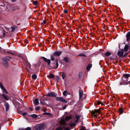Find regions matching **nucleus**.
Instances as JSON below:
<instances>
[{
    "mask_svg": "<svg viewBox=\"0 0 130 130\" xmlns=\"http://www.w3.org/2000/svg\"><path fill=\"white\" fill-rule=\"evenodd\" d=\"M40 64L39 63H37V64H36L35 65V67H39V66Z\"/></svg>",
    "mask_w": 130,
    "mask_h": 130,
    "instance_id": "4c0bfd02",
    "label": "nucleus"
},
{
    "mask_svg": "<svg viewBox=\"0 0 130 130\" xmlns=\"http://www.w3.org/2000/svg\"><path fill=\"white\" fill-rule=\"evenodd\" d=\"M61 128H57L56 130H61Z\"/></svg>",
    "mask_w": 130,
    "mask_h": 130,
    "instance_id": "49530a36",
    "label": "nucleus"
},
{
    "mask_svg": "<svg viewBox=\"0 0 130 130\" xmlns=\"http://www.w3.org/2000/svg\"><path fill=\"white\" fill-rule=\"evenodd\" d=\"M2 98H3L5 99L6 100H8L9 99V98L8 97H7L4 94H2Z\"/></svg>",
    "mask_w": 130,
    "mask_h": 130,
    "instance_id": "412c9836",
    "label": "nucleus"
},
{
    "mask_svg": "<svg viewBox=\"0 0 130 130\" xmlns=\"http://www.w3.org/2000/svg\"><path fill=\"white\" fill-rule=\"evenodd\" d=\"M126 38L127 41H129L130 40V31L127 33L126 35Z\"/></svg>",
    "mask_w": 130,
    "mask_h": 130,
    "instance_id": "9d476101",
    "label": "nucleus"
},
{
    "mask_svg": "<svg viewBox=\"0 0 130 130\" xmlns=\"http://www.w3.org/2000/svg\"><path fill=\"white\" fill-rule=\"evenodd\" d=\"M13 8H14V9H15V10H19L20 9V7L19 6H17L15 7H13Z\"/></svg>",
    "mask_w": 130,
    "mask_h": 130,
    "instance_id": "bb28decb",
    "label": "nucleus"
},
{
    "mask_svg": "<svg viewBox=\"0 0 130 130\" xmlns=\"http://www.w3.org/2000/svg\"><path fill=\"white\" fill-rule=\"evenodd\" d=\"M43 23L44 24H45L46 23V22L45 20H44L43 21Z\"/></svg>",
    "mask_w": 130,
    "mask_h": 130,
    "instance_id": "3c124183",
    "label": "nucleus"
},
{
    "mask_svg": "<svg viewBox=\"0 0 130 130\" xmlns=\"http://www.w3.org/2000/svg\"><path fill=\"white\" fill-rule=\"evenodd\" d=\"M49 113H43V114L44 115H48Z\"/></svg>",
    "mask_w": 130,
    "mask_h": 130,
    "instance_id": "8fccbe9b",
    "label": "nucleus"
},
{
    "mask_svg": "<svg viewBox=\"0 0 130 130\" xmlns=\"http://www.w3.org/2000/svg\"><path fill=\"white\" fill-rule=\"evenodd\" d=\"M62 52L61 51H56L54 52V54L55 56H59L61 54Z\"/></svg>",
    "mask_w": 130,
    "mask_h": 130,
    "instance_id": "ddd939ff",
    "label": "nucleus"
},
{
    "mask_svg": "<svg viewBox=\"0 0 130 130\" xmlns=\"http://www.w3.org/2000/svg\"><path fill=\"white\" fill-rule=\"evenodd\" d=\"M98 112L99 113H100V109H95L94 110V111L92 112V113L94 116H95L96 115L95 114V113Z\"/></svg>",
    "mask_w": 130,
    "mask_h": 130,
    "instance_id": "6e6552de",
    "label": "nucleus"
},
{
    "mask_svg": "<svg viewBox=\"0 0 130 130\" xmlns=\"http://www.w3.org/2000/svg\"><path fill=\"white\" fill-rule=\"evenodd\" d=\"M13 7H12L11 8V9L13 11H14L15 10V9H14V8H13Z\"/></svg>",
    "mask_w": 130,
    "mask_h": 130,
    "instance_id": "de8ad7c7",
    "label": "nucleus"
},
{
    "mask_svg": "<svg viewBox=\"0 0 130 130\" xmlns=\"http://www.w3.org/2000/svg\"><path fill=\"white\" fill-rule=\"evenodd\" d=\"M36 110H38L40 109V107H38L36 108Z\"/></svg>",
    "mask_w": 130,
    "mask_h": 130,
    "instance_id": "c03bdc74",
    "label": "nucleus"
},
{
    "mask_svg": "<svg viewBox=\"0 0 130 130\" xmlns=\"http://www.w3.org/2000/svg\"><path fill=\"white\" fill-rule=\"evenodd\" d=\"M119 112L120 114H122L123 113V110L122 108H120L119 109Z\"/></svg>",
    "mask_w": 130,
    "mask_h": 130,
    "instance_id": "c85d7f7f",
    "label": "nucleus"
},
{
    "mask_svg": "<svg viewBox=\"0 0 130 130\" xmlns=\"http://www.w3.org/2000/svg\"><path fill=\"white\" fill-rule=\"evenodd\" d=\"M12 2H15L17 0H11Z\"/></svg>",
    "mask_w": 130,
    "mask_h": 130,
    "instance_id": "864d4df0",
    "label": "nucleus"
},
{
    "mask_svg": "<svg viewBox=\"0 0 130 130\" xmlns=\"http://www.w3.org/2000/svg\"><path fill=\"white\" fill-rule=\"evenodd\" d=\"M40 104H42V105H44V103H42V102H40Z\"/></svg>",
    "mask_w": 130,
    "mask_h": 130,
    "instance_id": "6e6d98bb",
    "label": "nucleus"
},
{
    "mask_svg": "<svg viewBox=\"0 0 130 130\" xmlns=\"http://www.w3.org/2000/svg\"><path fill=\"white\" fill-rule=\"evenodd\" d=\"M43 97H41L40 98V100H43Z\"/></svg>",
    "mask_w": 130,
    "mask_h": 130,
    "instance_id": "09e8293b",
    "label": "nucleus"
},
{
    "mask_svg": "<svg viewBox=\"0 0 130 130\" xmlns=\"http://www.w3.org/2000/svg\"><path fill=\"white\" fill-rule=\"evenodd\" d=\"M127 53H126L125 55H124V57H125V56H126V55H127Z\"/></svg>",
    "mask_w": 130,
    "mask_h": 130,
    "instance_id": "13d9d810",
    "label": "nucleus"
},
{
    "mask_svg": "<svg viewBox=\"0 0 130 130\" xmlns=\"http://www.w3.org/2000/svg\"><path fill=\"white\" fill-rule=\"evenodd\" d=\"M80 118V116L78 115H76L74 119V120L75 122H78L79 119Z\"/></svg>",
    "mask_w": 130,
    "mask_h": 130,
    "instance_id": "4468645a",
    "label": "nucleus"
},
{
    "mask_svg": "<svg viewBox=\"0 0 130 130\" xmlns=\"http://www.w3.org/2000/svg\"><path fill=\"white\" fill-rule=\"evenodd\" d=\"M1 32L2 33V34L3 35H0L1 36H4L5 35V33L3 32L2 31H1Z\"/></svg>",
    "mask_w": 130,
    "mask_h": 130,
    "instance_id": "58836bf2",
    "label": "nucleus"
},
{
    "mask_svg": "<svg viewBox=\"0 0 130 130\" xmlns=\"http://www.w3.org/2000/svg\"><path fill=\"white\" fill-rule=\"evenodd\" d=\"M63 11L64 13H68V11L67 10H64Z\"/></svg>",
    "mask_w": 130,
    "mask_h": 130,
    "instance_id": "79ce46f5",
    "label": "nucleus"
},
{
    "mask_svg": "<svg viewBox=\"0 0 130 130\" xmlns=\"http://www.w3.org/2000/svg\"><path fill=\"white\" fill-rule=\"evenodd\" d=\"M1 126H0V129H1Z\"/></svg>",
    "mask_w": 130,
    "mask_h": 130,
    "instance_id": "052dcab7",
    "label": "nucleus"
},
{
    "mask_svg": "<svg viewBox=\"0 0 130 130\" xmlns=\"http://www.w3.org/2000/svg\"><path fill=\"white\" fill-rule=\"evenodd\" d=\"M4 105L5 107L6 111H8L9 108V106L8 104L7 103H5Z\"/></svg>",
    "mask_w": 130,
    "mask_h": 130,
    "instance_id": "9b49d317",
    "label": "nucleus"
},
{
    "mask_svg": "<svg viewBox=\"0 0 130 130\" xmlns=\"http://www.w3.org/2000/svg\"><path fill=\"white\" fill-rule=\"evenodd\" d=\"M11 58L9 57H7L3 59V63L6 68H8V62L11 60Z\"/></svg>",
    "mask_w": 130,
    "mask_h": 130,
    "instance_id": "f03ea898",
    "label": "nucleus"
},
{
    "mask_svg": "<svg viewBox=\"0 0 130 130\" xmlns=\"http://www.w3.org/2000/svg\"><path fill=\"white\" fill-rule=\"evenodd\" d=\"M122 81L120 83L121 85L127 84L129 82H130L129 80H130V74H124L123 75V76L122 77Z\"/></svg>",
    "mask_w": 130,
    "mask_h": 130,
    "instance_id": "f257e3e1",
    "label": "nucleus"
},
{
    "mask_svg": "<svg viewBox=\"0 0 130 130\" xmlns=\"http://www.w3.org/2000/svg\"><path fill=\"white\" fill-rule=\"evenodd\" d=\"M66 106H65L63 107V109H64L66 108Z\"/></svg>",
    "mask_w": 130,
    "mask_h": 130,
    "instance_id": "603ef678",
    "label": "nucleus"
},
{
    "mask_svg": "<svg viewBox=\"0 0 130 130\" xmlns=\"http://www.w3.org/2000/svg\"><path fill=\"white\" fill-rule=\"evenodd\" d=\"M78 56H83L85 57L86 56L84 54H80L79 55H78Z\"/></svg>",
    "mask_w": 130,
    "mask_h": 130,
    "instance_id": "ea45409f",
    "label": "nucleus"
},
{
    "mask_svg": "<svg viewBox=\"0 0 130 130\" xmlns=\"http://www.w3.org/2000/svg\"><path fill=\"white\" fill-rule=\"evenodd\" d=\"M51 59L52 61H54L55 60V58L53 57L52 55L51 56Z\"/></svg>",
    "mask_w": 130,
    "mask_h": 130,
    "instance_id": "e433bc0d",
    "label": "nucleus"
},
{
    "mask_svg": "<svg viewBox=\"0 0 130 130\" xmlns=\"http://www.w3.org/2000/svg\"><path fill=\"white\" fill-rule=\"evenodd\" d=\"M123 51L121 50L118 51V55L120 57H122L123 55Z\"/></svg>",
    "mask_w": 130,
    "mask_h": 130,
    "instance_id": "1a4fd4ad",
    "label": "nucleus"
},
{
    "mask_svg": "<svg viewBox=\"0 0 130 130\" xmlns=\"http://www.w3.org/2000/svg\"><path fill=\"white\" fill-rule=\"evenodd\" d=\"M64 60L67 63H68L69 61V60L67 57H65L64 59Z\"/></svg>",
    "mask_w": 130,
    "mask_h": 130,
    "instance_id": "c756f323",
    "label": "nucleus"
},
{
    "mask_svg": "<svg viewBox=\"0 0 130 130\" xmlns=\"http://www.w3.org/2000/svg\"><path fill=\"white\" fill-rule=\"evenodd\" d=\"M68 93L66 91H64L63 92V95L64 96H66L67 95Z\"/></svg>",
    "mask_w": 130,
    "mask_h": 130,
    "instance_id": "473e14b6",
    "label": "nucleus"
},
{
    "mask_svg": "<svg viewBox=\"0 0 130 130\" xmlns=\"http://www.w3.org/2000/svg\"><path fill=\"white\" fill-rule=\"evenodd\" d=\"M95 104H97V105H99L100 104H101V105H103V104L101 102L98 101L96 102L95 103Z\"/></svg>",
    "mask_w": 130,
    "mask_h": 130,
    "instance_id": "2f4dec72",
    "label": "nucleus"
},
{
    "mask_svg": "<svg viewBox=\"0 0 130 130\" xmlns=\"http://www.w3.org/2000/svg\"><path fill=\"white\" fill-rule=\"evenodd\" d=\"M1 48V47H0V48Z\"/></svg>",
    "mask_w": 130,
    "mask_h": 130,
    "instance_id": "680f3d73",
    "label": "nucleus"
},
{
    "mask_svg": "<svg viewBox=\"0 0 130 130\" xmlns=\"http://www.w3.org/2000/svg\"><path fill=\"white\" fill-rule=\"evenodd\" d=\"M106 56H108L111 55L110 53L109 52H106L104 54Z\"/></svg>",
    "mask_w": 130,
    "mask_h": 130,
    "instance_id": "b1692460",
    "label": "nucleus"
},
{
    "mask_svg": "<svg viewBox=\"0 0 130 130\" xmlns=\"http://www.w3.org/2000/svg\"><path fill=\"white\" fill-rule=\"evenodd\" d=\"M22 115L23 116H25L26 114V113L25 112H23L22 113Z\"/></svg>",
    "mask_w": 130,
    "mask_h": 130,
    "instance_id": "37998d69",
    "label": "nucleus"
},
{
    "mask_svg": "<svg viewBox=\"0 0 130 130\" xmlns=\"http://www.w3.org/2000/svg\"><path fill=\"white\" fill-rule=\"evenodd\" d=\"M76 125L75 123H71L69 124V126L71 129L73 128Z\"/></svg>",
    "mask_w": 130,
    "mask_h": 130,
    "instance_id": "f3484780",
    "label": "nucleus"
},
{
    "mask_svg": "<svg viewBox=\"0 0 130 130\" xmlns=\"http://www.w3.org/2000/svg\"><path fill=\"white\" fill-rule=\"evenodd\" d=\"M43 111L45 112L46 111V110L45 109H43Z\"/></svg>",
    "mask_w": 130,
    "mask_h": 130,
    "instance_id": "5fc2aeb1",
    "label": "nucleus"
},
{
    "mask_svg": "<svg viewBox=\"0 0 130 130\" xmlns=\"http://www.w3.org/2000/svg\"><path fill=\"white\" fill-rule=\"evenodd\" d=\"M41 58L43 59L44 61L45 62H47L48 65H49L50 64L51 60L50 59H48L46 58L43 57H41Z\"/></svg>",
    "mask_w": 130,
    "mask_h": 130,
    "instance_id": "0eeeda50",
    "label": "nucleus"
},
{
    "mask_svg": "<svg viewBox=\"0 0 130 130\" xmlns=\"http://www.w3.org/2000/svg\"><path fill=\"white\" fill-rule=\"evenodd\" d=\"M66 76L65 74L64 73H62V77L63 79H64V78H65Z\"/></svg>",
    "mask_w": 130,
    "mask_h": 130,
    "instance_id": "c9c22d12",
    "label": "nucleus"
},
{
    "mask_svg": "<svg viewBox=\"0 0 130 130\" xmlns=\"http://www.w3.org/2000/svg\"><path fill=\"white\" fill-rule=\"evenodd\" d=\"M56 100L57 101L61 102L63 103H67V101L64 99L62 97H57L56 98Z\"/></svg>",
    "mask_w": 130,
    "mask_h": 130,
    "instance_id": "7ed1b4c3",
    "label": "nucleus"
},
{
    "mask_svg": "<svg viewBox=\"0 0 130 130\" xmlns=\"http://www.w3.org/2000/svg\"><path fill=\"white\" fill-rule=\"evenodd\" d=\"M26 130H31V128L29 127H27L26 129Z\"/></svg>",
    "mask_w": 130,
    "mask_h": 130,
    "instance_id": "a19ab883",
    "label": "nucleus"
},
{
    "mask_svg": "<svg viewBox=\"0 0 130 130\" xmlns=\"http://www.w3.org/2000/svg\"><path fill=\"white\" fill-rule=\"evenodd\" d=\"M31 116L33 118H36L37 117V115L35 114H33L31 115Z\"/></svg>",
    "mask_w": 130,
    "mask_h": 130,
    "instance_id": "72a5a7b5",
    "label": "nucleus"
},
{
    "mask_svg": "<svg viewBox=\"0 0 130 130\" xmlns=\"http://www.w3.org/2000/svg\"><path fill=\"white\" fill-rule=\"evenodd\" d=\"M83 95V91L82 90H79V98L80 99Z\"/></svg>",
    "mask_w": 130,
    "mask_h": 130,
    "instance_id": "aec40b11",
    "label": "nucleus"
},
{
    "mask_svg": "<svg viewBox=\"0 0 130 130\" xmlns=\"http://www.w3.org/2000/svg\"><path fill=\"white\" fill-rule=\"evenodd\" d=\"M23 62H24L25 64V65L26 66V69L27 70V67H29L30 69H31V65L26 60H25V62L24 61Z\"/></svg>",
    "mask_w": 130,
    "mask_h": 130,
    "instance_id": "423d86ee",
    "label": "nucleus"
},
{
    "mask_svg": "<svg viewBox=\"0 0 130 130\" xmlns=\"http://www.w3.org/2000/svg\"><path fill=\"white\" fill-rule=\"evenodd\" d=\"M0 87L4 91V92H5L7 93H8L6 90L3 86L2 83L1 82H0Z\"/></svg>",
    "mask_w": 130,
    "mask_h": 130,
    "instance_id": "dca6fc26",
    "label": "nucleus"
},
{
    "mask_svg": "<svg viewBox=\"0 0 130 130\" xmlns=\"http://www.w3.org/2000/svg\"><path fill=\"white\" fill-rule=\"evenodd\" d=\"M81 130H85V128L84 127H83L81 129Z\"/></svg>",
    "mask_w": 130,
    "mask_h": 130,
    "instance_id": "a18cd8bd",
    "label": "nucleus"
},
{
    "mask_svg": "<svg viewBox=\"0 0 130 130\" xmlns=\"http://www.w3.org/2000/svg\"><path fill=\"white\" fill-rule=\"evenodd\" d=\"M10 53L11 54H12V55H13V53Z\"/></svg>",
    "mask_w": 130,
    "mask_h": 130,
    "instance_id": "bf43d9fd",
    "label": "nucleus"
},
{
    "mask_svg": "<svg viewBox=\"0 0 130 130\" xmlns=\"http://www.w3.org/2000/svg\"><path fill=\"white\" fill-rule=\"evenodd\" d=\"M35 104L36 105H38L39 103V102L38 100V99H36L34 101Z\"/></svg>",
    "mask_w": 130,
    "mask_h": 130,
    "instance_id": "4be33fe9",
    "label": "nucleus"
},
{
    "mask_svg": "<svg viewBox=\"0 0 130 130\" xmlns=\"http://www.w3.org/2000/svg\"><path fill=\"white\" fill-rule=\"evenodd\" d=\"M48 77L50 78H53L54 77V75H53L52 74H51L50 75H49L47 76Z\"/></svg>",
    "mask_w": 130,
    "mask_h": 130,
    "instance_id": "a878e982",
    "label": "nucleus"
},
{
    "mask_svg": "<svg viewBox=\"0 0 130 130\" xmlns=\"http://www.w3.org/2000/svg\"><path fill=\"white\" fill-rule=\"evenodd\" d=\"M55 63L54 64V68H57L58 66V61L56 60L55 61Z\"/></svg>",
    "mask_w": 130,
    "mask_h": 130,
    "instance_id": "2eb2a0df",
    "label": "nucleus"
},
{
    "mask_svg": "<svg viewBox=\"0 0 130 130\" xmlns=\"http://www.w3.org/2000/svg\"><path fill=\"white\" fill-rule=\"evenodd\" d=\"M35 127L37 130H40L43 128L44 125L43 124H40L36 125Z\"/></svg>",
    "mask_w": 130,
    "mask_h": 130,
    "instance_id": "20e7f679",
    "label": "nucleus"
},
{
    "mask_svg": "<svg viewBox=\"0 0 130 130\" xmlns=\"http://www.w3.org/2000/svg\"><path fill=\"white\" fill-rule=\"evenodd\" d=\"M92 67L91 64H89L88 65L87 67V69L88 70H89Z\"/></svg>",
    "mask_w": 130,
    "mask_h": 130,
    "instance_id": "393cba45",
    "label": "nucleus"
},
{
    "mask_svg": "<svg viewBox=\"0 0 130 130\" xmlns=\"http://www.w3.org/2000/svg\"><path fill=\"white\" fill-rule=\"evenodd\" d=\"M65 119H62L60 121V123L61 124L64 125H65L66 123Z\"/></svg>",
    "mask_w": 130,
    "mask_h": 130,
    "instance_id": "f8f14e48",
    "label": "nucleus"
},
{
    "mask_svg": "<svg viewBox=\"0 0 130 130\" xmlns=\"http://www.w3.org/2000/svg\"><path fill=\"white\" fill-rule=\"evenodd\" d=\"M9 29L11 31H13L15 29V27L14 26H12Z\"/></svg>",
    "mask_w": 130,
    "mask_h": 130,
    "instance_id": "cd10ccee",
    "label": "nucleus"
},
{
    "mask_svg": "<svg viewBox=\"0 0 130 130\" xmlns=\"http://www.w3.org/2000/svg\"><path fill=\"white\" fill-rule=\"evenodd\" d=\"M33 3L35 5H38V2L37 1H34L33 2Z\"/></svg>",
    "mask_w": 130,
    "mask_h": 130,
    "instance_id": "f704fd0d",
    "label": "nucleus"
},
{
    "mask_svg": "<svg viewBox=\"0 0 130 130\" xmlns=\"http://www.w3.org/2000/svg\"><path fill=\"white\" fill-rule=\"evenodd\" d=\"M72 118V117L71 116H67L65 119L66 121H67Z\"/></svg>",
    "mask_w": 130,
    "mask_h": 130,
    "instance_id": "a211bd4d",
    "label": "nucleus"
},
{
    "mask_svg": "<svg viewBox=\"0 0 130 130\" xmlns=\"http://www.w3.org/2000/svg\"><path fill=\"white\" fill-rule=\"evenodd\" d=\"M128 45H126L124 48V52H127L128 50Z\"/></svg>",
    "mask_w": 130,
    "mask_h": 130,
    "instance_id": "6ab92c4d",
    "label": "nucleus"
},
{
    "mask_svg": "<svg viewBox=\"0 0 130 130\" xmlns=\"http://www.w3.org/2000/svg\"><path fill=\"white\" fill-rule=\"evenodd\" d=\"M47 96H51L55 97L57 96V94L53 92H50L48 93L47 95H46Z\"/></svg>",
    "mask_w": 130,
    "mask_h": 130,
    "instance_id": "39448f33",
    "label": "nucleus"
},
{
    "mask_svg": "<svg viewBox=\"0 0 130 130\" xmlns=\"http://www.w3.org/2000/svg\"><path fill=\"white\" fill-rule=\"evenodd\" d=\"M32 78L34 79H36L37 78V76L35 74H33L32 76Z\"/></svg>",
    "mask_w": 130,
    "mask_h": 130,
    "instance_id": "7c9ffc66",
    "label": "nucleus"
},
{
    "mask_svg": "<svg viewBox=\"0 0 130 130\" xmlns=\"http://www.w3.org/2000/svg\"><path fill=\"white\" fill-rule=\"evenodd\" d=\"M29 109H30V110H32V109L30 107L29 108Z\"/></svg>",
    "mask_w": 130,
    "mask_h": 130,
    "instance_id": "4d7b16f0",
    "label": "nucleus"
},
{
    "mask_svg": "<svg viewBox=\"0 0 130 130\" xmlns=\"http://www.w3.org/2000/svg\"><path fill=\"white\" fill-rule=\"evenodd\" d=\"M61 128V130H62V129H63V128H64V130H70V128L69 127H67L64 128V127H58L57 128Z\"/></svg>",
    "mask_w": 130,
    "mask_h": 130,
    "instance_id": "5701e85b",
    "label": "nucleus"
}]
</instances>
